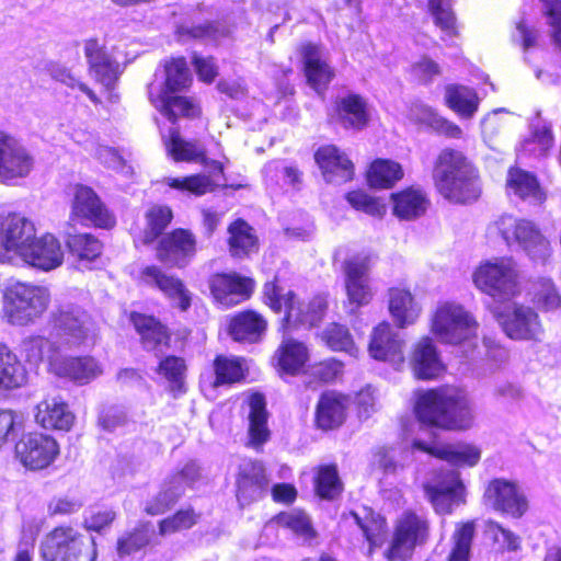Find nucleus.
<instances>
[{
    "label": "nucleus",
    "mask_w": 561,
    "mask_h": 561,
    "mask_svg": "<svg viewBox=\"0 0 561 561\" xmlns=\"http://www.w3.org/2000/svg\"><path fill=\"white\" fill-rule=\"evenodd\" d=\"M415 414L421 423L445 430H468L474 420L467 397L461 391L449 388L420 393Z\"/></svg>",
    "instance_id": "obj_1"
},
{
    "label": "nucleus",
    "mask_w": 561,
    "mask_h": 561,
    "mask_svg": "<svg viewBox=\"0 0 561 561\" xmlns=\"http://www.w3.org/2000/svg\"><path fill=\"white\" fill-rule=\"evenodd\" d=\"M433 179L439 194L449 202L465 204L481 194L477 169L461 151L446 148L438 154Z\"/></svg>",
    "instance_id": "obj_2"
},
{
    "label": "nucleus",
    "mask_w": 561,
    "mask_h": 561,
    "mask_svg": "<svg viewBox=\"0 0 561 561\" xmlns=\"http://www.w3.org/2000/svg\"><path fill=\"white\" fill-rule=\"evenodd\" d=\"M263 299L274 312H285L283 325L286 328L316 327L322 321L328 308L324 296L318 295L305 302L293 290L279 286L277 278L264 285Z\"/></svg>",
    "instance_id": "obj_3"
},
{
    "label": "nucleus",
    "mask_w": 561,
    "mask_h": 561,
    "mask_svg": "<svg viewBox=\"0 0 561 561\" xmlns=\"http://www.w3.org/2000/svg\"><path fill=\"white\" fill-rule=\"evenodd\" d=\"M48 301L46 288L18 283L5 289L2 312L10 323L26 325L43 314Z\"/></svg>",
    "instance_id": "obj_4"
},
{
    "label": "nucleus",
    "mask_w": 561,
    "mask_h": 561,
    "mask_svg": "<svg viewBox=\"0 0 561 561\" xmlns=\"http://www.w3.org/2000/svg\"><path fill=\"white\" fill-rule=\"evenodd\" d=\"M473 283L477 288L497 301L511 300L520 291L518 270L511 259H499L481 264L473 273Z\"/></svg>",
    "instance_id": "obj_5"
},
{
    "label": "nucleus",
    "mask_w": 561,
    "mask_h": 561,
    "mask_svg": "<svg viewBox=\"0 0 561 561\" xmlns=\"http://www.w3.org/2000/svg\"><path fill=\"white\" fill-rule=\"evenodd\" d=\"M495 226L507 245L517 244L534 262H548L551 255L550 242L533 221L504 215Z\"/></svg>",
    "instance_id": "obj_6"
},
{
    "label": "nucleus",
    "mask_w": 561,
    "mask_h": 561,
    "mask_svg": "<svg viewBox=\"0 0 561 561\" xmlns=\"http://www.w3.org/2000/svg\"><path fill=\"white\" fill-rule=\"evenodd\" d=\"M493 316L507 337L515 341L541 342L545 329L539 314L529 306L513 304L494 309Z\"/></svg>",
    "instance_id": "obj_7"
},
{
    "label": "nucleus",
    "mask_w": 561,
    "mask_h": 561,
    "mask_svg": "<svg viewBox=\"0 0 561 561\" xmlns=\"http://www.w3.org/2000/svg\"><path fill=\"white\" fill-rule=\"evenodd\" d=\"M432 329L442 342L459 344L476 335L478 323L461 306L445 304L436 310Z\"/></svg>",
    "instance_id": "obj_8"
},
{
    "label": "nucleus",
    "mask_w": 561,
    "mask_h": 561,
    "mask_svg": "<svg viewBox=\"0 0 561 561\" xmlns=\"http://www.w3.org/2000/svg\"><path fill=\"white\" fill-rule=\"evenodd\" d=\"M34 167L32 151L20 139L0 130V182L16 184L27 178Z\"/></svg>",
    "instance_id": "obj_9"
},
{
    "label": "nucleus",
    "mask_w": 561,
    "mask_h": 561,
    "mask_svg": "<svg viewBox=\"0 0 561 561\" xmlns=\"http://www.w3.org/2000/svg\"><path fill=\"white\" fill-rule=\"evenodd\" d=\"M53 334L60 345H80L94 332L91 316L81 307L66 305L53 316Z\"/></svg>",
    "instance_id": "obj_10"
},
{
    "label": "nucleus",
    "mask_w": 561,
    "mask_h": 561,
    "mask_svg": "<svg viewBox=\"0 0 561 561\" xmlns=\"http://www.w3.org/2000/svg\"><path fill=\"white\" fill-rule=\"evenodd\" d=\"M34 236L35 227L24 216L15 213L0 214V262L11 263L20 257Z\"/></svg>",
    "instance_id": "obj_11"
},
{
    "label": "nucleus",
    "mask_w": 561,
    "mask_h": 561,
    "mask_svg": "<svg viewBox=\"0 0 561 561\" xmlns=\"http://www.w3.org/2000/svg\"><path fill=\"white\" fill-rule=\"evenodd\" d=\"M428 535L426 519L412 512H405L398 520L396 531L385 557L390 561L408 559L416 545L425 541Z\"/></svg>",
    "instance_id": "obj_12"
},
{
    "label": "nucleus",
    "mask_w": 561,
    "mask_h": 561,
    "mask_svg": "<svg viewBox=\"0 0 561 561\" xmlns=\"http://www.w3.org/2000/svg\"><path fill=\"white\" fill-rule=\"evenodd\" d=\"M436 472L433 483L425 485V493L437 513L448 514L463 503L465 486L456 469L446 467Z\"/></svg>",
    "instance_id": "obj_13"
},
{
    "label": "nucleus",
    "mask_w": 561,
    "mask_h": 561,
    "mask_svg": "<svg viewBox=\"0 0 561 561\" xmlns=\"http://www.w3.org/2000/svg\"><path fill=\"white\" fill-rule=\"evenodd\" d=\"M15 454L23 466L32 470L48 467L59 454L57 442L42 433H28L15 445Z\"/></svg>",
    "instance_id": "obj_14"
},
{
    "label": "nucleus",
    "mask_w": 561,
    "mask_h": 561,
    "mask_svg": "<svg viewBox=\"0 0 561 561\" xmlns=\"http://www.w3.org/2000/svg\"><path fill=\"white\" fill-rule=\"evenodd\" d=\"M84 538L72 527H56L42 542L41 551L45 561H79Z\"/></svg>",
    "instance_id": "obj_15"
},
{
    "label": "nucleus",
    "mask_w": 561,
    "mask_h": 561,
    "mask_svg": "<svg viewBox=\"0 0 561 561\" xmlns=\"http://www.w3.org/2000/svg\"><path fill=\"white\" fill-rule=\"evenodd\" d=\"M71 217L89 221L104 229H110L115 225L114 216L107 210L98 194L91 187L82 184L75 186Z\"/></svg>",
    "instance_id": "obj_16"
},
{
    "label": "nucleus",
    "mask_w": 561,
    "mask_h": 561,
    "mask_svg": "<svg viewBox=\"0 0 561 561\" xmlns=\"http://www.w3.org/2000/svg\"><path fill=\"white\" fill-rule=\"evenodd\" d=\"M484 500L494 510L515 518L522 517L528 508V502L519 488L504 479H494L488 484Z\"/></svg>",
    "instance_id": "obj_17"
},
{
    "label": "nucleus",
    "mask_w": 561,
    "mask_h": 561,
    "mask_svg": "<svg viewBox=\"0 0 561 561\" xmlns=\"http://www.w3.org/2000/svg\"><path fill=\"white\" fill-rule=\"evenodd\" d=\"M195 254V236L186 229H175L165 234L157 248L159 261L180 268L186 266Z\"/></svg>",
    "instance_id": "obj_18"
},
{
    "label": "nucleus",
    "mask_w": 561,
    "mask_h": 561,
    "mask_svg": "<svg viewBox=\"0 0 561 561\" xmlns=\"http://www.w3.org/2000/svg\"><path fill=\"white\" fill-rule=\"evenodd\" d=\"M20 257L33 267L50 271L62 264L64 251L59 240L55 236L46 233L41 238L34 236V239L27 242Z\"/></svg>",
    "instance_id": "obj_19"
},
{
    "label": "nucleus",
    "mask_w": 561,
    "mask_h": 561,
    "mask_svg": "<svg viewBox=\"0 0 561 561\" xmlns=\"http://www.w3.org/2000/svg\"><path fill=\"white\" fill-rule=\"evenodd\" d=\"M237 499L241 506L261 499L268 488V479L261 461L245 460L239 467Z\"/></svg>",
    "instance_id": "obj_20"
},
{
    "label": "nucleus",
    "mask_w": 561,
    "mask_h": 561,
    "mask_svg": "<svg viewBox=\"0 0 561 561\" xmlns=\"http://www.w3.org/2000/svg\"><path fill=\"white\" fill-rule=\"evenodd\" d=\"M50 373L76 383L85 385L100 376L102 368L91 356L67 357L59 354L50 357Z\"/></svg>",
    "instance_id": "obj_21"
},
{
    "label": "nucleus",
    "mask_w": 561,
    "mask_h": 561,
    "mask_svg": "<svg viewBox=\"0 0 561 561\" xmlns=\"http://www.w3.org/2000/svg\"><path fill=\"white\" fill-rule=\"evenodd\" d=\"M254 283L238 274H216L210 279V291L220 305L233 307L247 300L253 291Z\"/></svg>",
    "instance_id": "obj_22"
},
{
    "label": "nucleus",
    "mask_w": 561,
    "mask_h": 561,
    "mask_svg": "<svg viewBox=\"0 0 561 561\" xmlns=\"http://www.w3.org/2000/svg\"><path fill=\"white\" fill-rule=\"evenodd\" d=\"M84 56L90 73L104 87L111 88L121 75L119 62L96 38H89L84 42Z\"/></svg>",
    "instance_id": "obj_23"
},
{
    "label": "nucleus",
    "mask_w": 561,
    "mask_h": 561,
    "mask_svg": "<svg viewBox=\"0 0 561 561\" xmlns=\"http://www.w3.org/2000/svg\"><path fill=\"white\" fill-rule=\"evenodd\" d=\"M139 280L150 287L158 288L169 298L176 301L178 307L185 311L191 306V296L182 280L169 275L156 265L145 266L139 273Z\"/></svg>",
    "instance_id": "obj_24"
},
{
    "label": "nucleus",
    "mask_w": 561,
    "mask_h": 561,
    "mask_svg": "<svg viewBox=\"0 0 561 561\" xmlns=\"http://www.w3.org/2000/svg\"><path fill=\"white\" fill-rule=\"evenodd\" d=\"M403 344L401 336L388 323H380L371 333L368 351L373 358L399 367L404 363Z\"/></svg>",
    "instance_id": "obj_25"
},
{
    "label": "nucleus",
    "mask_w": 561,
    "mask_h": 561,
    "mask_svg": "<svg viewBox=\"0 0 561 561\" xmlns=\"http://www.w3.org/2000/svg\"><path fill=\"white\" fill-rule=\"evenodd\" d=\"M345 288L351 305L355 308L367 305L373 293L369 286L366 257H352L345 262Z\"/></svg>",
    "instance_id": "obj_26"
},
{
    "label": "nucleus",
    "mask_w": 561,
    "mask_h": 561,
    "mask_svg": "<svg viewBox=\"0 0 561 561\" xmlns=\"http://www.w3.org/2000/svg\"><path fill=\"white\" fill-rule=\"evenodd\" d=\"M314 159L328 183L342 184L352 180L354 175L353 162L335 146L320 147Z\"/></svg>",
    "instance_id": "obj_27"
},
{
    "label": "nucleus",
    "mask_w": 561,
    "mask_h": 561,
    "mask_svg": "<svg viewBox=\"0 0 561 561\" xmlns=\"http://www.w3.org/2000/svg\"><path fill=\"white\" fill-rule=\"evenodd\" d=\"M333 121L345 129L360 130L368 125L369 113L366 100L359 94L347 93L334 102Z\"/></svg>",
    "instance_id": "obj_28"
},
{
    "label": "nucleus",
    "mask_w": 561,
    "mask_h": 561,
    "mask_svg": "<svg viewBox=\"0 0 561 561\" xmlns=\"http://www.w3.org/2000/svg\"><path fill=\"white\" fill-rule=\"evenodd\" d=\"M409 365L413 375L423 380L437 378L445 370V366L430 337L421 339L413 346Z\"/></svg>",
    "instance_id": "obj_29"
},
{
    "label": "nucleus",
    "mask_w": 561,
    "mask_h": 561,
    "mask_svg": "<svg viewBox=\"0 0 561 561\" xmlns=\"http://www.w3.org/2000/svg\"><path fill=\"white\" fill-rule=\"evenodd\" d=\"M130 321L139 334L140 343L146 351L154 352L159 356L163 353V348L169 346L170 333L154 317L133 312Z\"/></svg>",
    "instance_id": "obj_30"
},
{
    "label": "nucleus",
    "mask_w": 561,
    "mask_h": 561,
    "mask_svg": "<svg viewBox=\"0 0 561 561\" xmlns=\"http://www.w3.org/2000/svg\"><path fill=\"white\" fill-rule=\"evenodd\" d=\"M301 56L308 84L318 93H322L334 77L333 69L317 45L310 43L302 45Z\"/></svg>",
    "instance_id": "obj_31"
},
{
    "label": "nucleus",
    "mask_w": 561,
    "mask_h": 561,
    "mask_svg": "<svg viewBox=\"0 0 561 561\" xmlns=\"http://www.w3.org/2000/svg\"><path fill=\"white\" fill-rule=\"evenodd\" d=\"M342 520L345 526H357L369 543V552L382 545L386 536V520L371 508L362 507L344 514Z\"/></svg>",
    "instance_id": "obj_32"
},
{
    "label": "nucleus",
    "mask_w": 561,
    "mask_h": 561,
    "mask_svg": "<svg viewBox=\"0 0 561 561\" xmlns=\"http://www.w3.org/2000/svg\"><path fill=\"white\" fill-rule=\"evenodd\" d=\"M413 447L446 460L448 466L473 467L481 458L480 449L469 444L430 446L422 440H414Z\"/></svg>",
    "instance_id": "obj_33"
},
{
    "label": "nucleus",
    "mask_w": 561,
    "mask_h": 561,
    "mask_svg": "<svg viewBox=\"0 0 561 561\" xmlns=\"http://www.w3.org/2000/svg\"><path fill=\"white\" fill-rule=\"evenodd\" d=\"M346 404V397L335 391L323 392L317 404V425L322 430H333L342 425L345 420Z\"/></svg>",
    "instance_id": "obj_34"
},
{
    "label": "nucleus",
    "mask_w": 561,
    "mask_h": 561,
    "mask_svg": "<svg viewBox=\"0 0 561 561\" xmlns=\"http://www.w3.org/2000/svg\"><path fill=\"white\" fill-rule=\"evenodd\" d=\"M174 92L159 91L157 96L149 91V98L154 107L174 124L180 117H194L198 114L197 106L185 96L173 95Z\"/></svg>",
    "instance_id": "obj_35"
},
{
    "label": "nucleus",
    "mask_w": 561,
    "mask_h": 561,
    "mask_svg": "<svg viewBox=\"0 0 561 561\" xmlns=\"http://www.w3.org/2000/svg\"><path fill=\"white\" fill-rule=\"evenodd\" d=\"M36 422L45 428L68 431L75 416L65 402L58 398L45 399L36 407Z\"/></svg>",
    "instance_id": "obj_36"
},
{
    "label": "nucleus",
    "mask_w": 561,
    "mask_h": 561,
    "mask_svg": "<svg viewBox=\"0 0 561 561\" xmlns=\"http://www.w3.org/2000/svg\"><path fill=\"white\" fill-rule=\"evenodd\" d=\"M249 407V436L250 443L253 446L264 444L270 438V431L267 428V411L266 401L261 393H251L247 398Z\"/></svg>",
    "instance_id": "obj_37"
},
{
    "label": "nucleus",
    "mask_w": 561,
    "mask_h": 561,
    "mask_svg": "<svg viewBox=\"0 0 561 561\" xmlns=\"http://www.w3.org/2000/svg\"><path fill=\"white\" fill-rule=\"evenodd\" d=\"M392 201L394 215L405 220L423 216L430 205L426 194L422 190L414 187L392 194Z\"/></svg>",
    "instance_id": "obj_38"
},
{
    "label": "nucleus",
    "mask_w": 561,
    "mask_h": 561,
    "mask_svg": "<svg viewBox=\"0 0 561 561\" xmlns=\"http://www.w3.org/2000/svg\"><path fill=\"white\" fill-rule=\"evenodd\" d=\"M506 190L508 195H515L520 199H529L540 203L543 194L535 175L519 168H511L506 178Z\"/></svg>",
    "instance_id": "obj_39"
},
{
    "label": "nucleus",
    "mask_w": 561,
    "mask_h": 561,
    "mask_svg": "<svg viewBox=\"0 0 561 561\" xmlns=\"http://www.w3.org/2000/svg\"><path fill=\"white\" fill-rule=\"evenodd\" d=\"M389 310L400 328L414 323L420 314V308L411 293L401 288L390 289Z\"/></svg>",
    "instance_id": "obj_40"
},
{
    "label": "nucleus",
    "mask_w": 561,
    "mask_h": 561,
    "mask_svg": "<svg viewBox=\"0 0 561 561\" xmlns=\"http://www.w3.org/2000/svg\"><path fill=\"white\" fill-rule=\"evenodd\" d=\"M266 321L254 311L236 316L229 325V333L236 341L255 342L265 331Z\"/></svg>",
    "instance_id": "obj_41"
},
{
    "label": "nucleus",
    "mask_w": 561,
    "mask_h": 561,
    "mask_svg": "<svg viewBox=\"0 0 561 561\" xmlns=\"http://www.w3.org/2000/svg\"><path fill=\"white\" fill-rule=\"evenodd\" d=\"M229 251L233 256L242 257L257 250V237L253 228L242 219L233 221L229 228Z\"/></svg>",
    "instance_id": "obj_42"
},
{
    "label": "nucleus",
    "mask_w": 561,
    "mask_h": 561,
    "mask_svg": "<svg viewBox=\"0 0 561 561\" xmlns=\"http://www.w3.org/2000/svg\"><path fill=\"white\" fill-rule=\"evenodd\" d=\"M448 106L463 118H471L479 107V96L465 85H448L445 94Z\"/></svg>",
    "instance_id": "obj_43"
},
{
    "label": "nucleus",
    "mask_w": 561,
    "mask_h": 561,
    "mask_svg": "<svg viewBox=\"0 0 561 561\" xmlns=\"http://www.w3.org/2000/svg\"><path fill=\"white\" fill-rule=\"evenodd\" d=\"M26 382V371L16 356L0 344V388L14 389Z\"/></svg>",
    "instance_id": "obj_44"
},
{
    "label": "nucleus",
    "mask_w": 561,
    "mask_h": 561,
    "mask_svg": "<svg viewBox=\"0 0 561 561\" xmlns=\"http://www.w3.org/2000/svg\"><path fill=\"white\" fill-rule=\"evenodd\" d=\"M50 341L44 336H28L21 342L20 352L21 355L32 365H37L44 359H47L48 366L50 367V357L59 356L58 350L60 344Z\"/></svg>",
    "instance_id": "obj_45"
},
{
    "label": "nucleus",
    "mask_w": 561,
    "mask_h": 561,
    "mask_svg": "<svg viewBox=\"0 0 561 561\" xmlns=\"http://www.w3.org/2000/svg\"><path fill=\"white\" fill-rule=\"evenodd\" d=\"M275 357L277 358L279 368L290 375L298 374L304 367L308 358L307 347L295 340H284L277 350Z\"/></svg>",
    "instance_id": "obj_46"
},
{
    "label": "nucleus",
    "mask_w": 561,
    "mask_h": 561,
    "mask_svg": "<svg viewBox=\"0 0 561 561\" xmlns=\"http://www.w3.org/2000/svg\"><path fill=\"white\" fill-rule=\"evenodd\" d=\"M167 151L176 161L202 162L206 149L198 141H185L175 128L170 129L169 139L164 141Z\"/></svg>",
    "instance_id": "obj_47"
},
{
    "label": "nucleus",
    "mask_w": 561,
    "mask_h": 561,
    "mask_svg": "<svg viewBox=\"0 0 561 561\" xmlns=\"http://www.w3.org/2000/svg\"><path fill=\"white\" fill-rule=\"evenodd\" d=\"M272 522L290 530L305 542H310L313 538H316L317 533L311 524V520L309 516L302 511L293 510L289 512L279 513L272 519Z\"/></svg>",
    "instance_id": "obj_48"
},
{
    "label": "nucleus",
    "mask_w": 561,
    "mask_h": 561,
    "mask_svg": "<svg viewBox=\"0 0 561 561\" xmlns=\"http://www.w3.org/2000/svg\"><path fill=\"white\" fill-rule=\"evenodd\" d=\"M403 176L402 168L391 160H376L368 171V182L376 188H389Z\"/></svg>",
    "instance_id": "obj_49"
},
{
    "label": "nucleus",
    "mask_w": 561,
    "mask_h": 561,
    "mask_svg": "<svg viewBox=\"0 0 561 561\" xmlns=\"http://www.w3.org/2000/svg\"><path fill=\"white\" fill-rule=\"evenodd\" d=\"M216 379L214 387L238 382L244 378L245 359L241 357L217 356L214 362Z\"/></svg>",
    "instance_id": "obj_50"
},
{
    "label": "nucleus",
    "mask_w": 561,
    "mask_h": 561,
    "mask_svg": "<svg viewBox=\"0 0 561 561\" xmlns=\"http://www.w3.org/2000/svg\"><path fill=\"white\" fill-rule=\"evenodd\" d=\"M66 244L80 262H91L102 252V243L90 233H67Z\"/></svg>",
    "instance_id": "obj_51"
},
{
    "label": "nucleus",
    "mask_w": 561,
    "mask_h": 561,
    "mask_svg": "<svg viewBox=\"0 0 561 561\" xmlns=\"http://www.w3.org/2000/svg\"><path fill=\"white\" fill-rule=\"evenodd\" d=\"M183 492L184 488L169 480L156 495L146 502L144 510L151 516L164 514L179 501Z\"/></svg>",
    "instance_id": "obj_52"
},
{
    "label": "nucleus",
    "mask_w": 561,
    "mask_h": 561,
    "mask_svg": "<svg viewBox=\"0 0 561 561\" xmlns=\"http://www.w3.org/2000/svg\"><path fill=\"white\" fill-rule=\"evenodd\" d=\"M412 115L420 123L428 125L438 133L445 134L449 137H459L461 134V129L457 125L439 116L432 107L427 105H415L412 108Z\"/></svg>",
    "instance_id": "obj_53"
},
{
    "label": "nucleus",
    "mask_w": 561,
    "mask_h": 561,
    "mask_svg": "<svg viewBox=\"0 0 561 561\" xmlns=\"http://www.w3.org/2000/svg\"><path fill=\"white\" fill-rule=\"evenodd\" d=\"M165 82L160 91L176 92L191 82V72L184 58H175L165 64Z\"/></svg>",
    "instance_id": "obj_54"
},
{
    "label": "nucleus",
    "mask_w": 561,
    "mask_h": 561,
    "mask_svg": "<svg viewBox=\"0 0 561 561\" xmlns=\"http://www.w3.org/2000/svg\"><path fill=\"white\" fill-rule=\"evenodd\" d=\"M474 534L476 525L473 522L457 525L453 535L454 547L449 556V561H469Z\"/></svg>",
    "instance_id": "obj_55"
},
{
    "label": "nucleus",
    "mask_w": 561,
    "mask_h": 561,
    "mask_svg": "<svg viewBox=\"0 0 561 561\" xmlns=\"http://www.w3.org/2000/svg\"><path fill=\"white\" fill-rule=\"evenodd\" d=\"M317 494L327 500L335 499L342 492V482L335 466H322L316 478Z\"/></svg>",
    "instance_id": "obj_56"
},
{
    "label": "nucleus",
    "mask_w": 561,
    "mask_h": 561,
    "mask_svg": "<svg viewBox=\"0 0 561 561\" xmlns=\"http://www.w3.org/2000/svg\"><path fill=\"white\" fill-rule=\"evenodd\" d=\"M428 9L435 24L448 36H456V16L451 10L450 0H428Z\"/></svg>",
    "instance_id": "obj_57"
},
{
    "label": "nucleus",
    "mask_w": 561,
    "mask_h": 561,
    "mask_svg": "<svg viewBox=\"0 0 561 561\" xmlns=\"http://www.w3.org/2000/svg\"><path fill=\"white\" fill-rule=\"evenodd\" d=\"M180 37L187 36L194 39L217 41L228 34L227 28L218 22H205L198 25H180L178 27Z\"/></svg>",
    "instance_id": "obj_58"
},
{
    "label": "nucleus",
    "mask_w": 561,
    "mask_h": 561,
    "mask_svg": "<svg viewBox=\"0 0 561 561\" xmlns=\"http://www.w3.org/2000/svg\"><path fill=\"white\" fill-rule=\"evenodd\" d=\"M150 541L148 525H140L133 531L126 533L117 540V553L119 557L129 556L146 547Z\"/></svg>",
    "instance_id": "obj_59"
},
{
    "label": "nucleus",
    "mask_w": 561,
    "mask_h": 561,
    "mask_svg": "<svg viewBox=\"0 0 561 561\" xmlns=\"http://www.w3.org/2000/svg\"><path fill=\"white\" fill-rule=\"evenodd\" d=\"M322 337L333 351L346 352L351 355L356 353L353 339L344 325L337 323L330 324L324 330Z\"/></svg>",
    "instance_id": "obj_60"
},
{
    "label": "nucleus",
    "mask_w": 561,
    "mask_h": 561,
    "mask_svg": "<svg viewBox=\"0 0 561 561\" xmlns=\"http://www.w3.org/2000/svg\"><path fill=\"white\" fill-rule=\"evenodd\" d=\"M172 188L188 191L197 196L213 192L216 187L214 180L205 174H195L183 179H168Z\"/></svg>",
    "instance_id": "obj_61"
},
{
    "label": "nucleus",
    "mask_w": 561,
    "mask_h": 561,
    "mask_svg": "<svg viewBox=\"0 0 561 561\" xmlns=\"http://www.w3.org/2000/svg\"><path fill=\"white\" fill-rule=\"evenodd\" d=\"M172 219V213L168 207H153L147 214V228L144 234V242L151 243L167 228Z\"/></svg>",
    "instance_id": "obj_62"
},
{
    "label": "nucleus",
    "mask_w": 561,
    "mask_h": 561,
    "mask_svg": "<svg viewBox=\"0 0 561 561\" xmlns=\"http://www.w3.org/2000/svg\"><path fill=\"white\" fill-rule=\"evenodd\" d=\"M197 522V516L193 510H181L173 516L162 519L159 523V533L162 536L173 534L180 530L188 529Z\"/></svg>",
    "instance_id": "obj_63"
},
{
    "label": "nucleus",
    "mask_w": 561,
    "mask_h": 561,
    "mask_svg": "<svg viewBox=\"0 0 561 561\" xmlns=\"http://www.w3.org/2000/svg\"><path fill=\"white\" fill-rule=\"evenodd\" d=\"M185 370L184 359L173 355L161 359L158 366V374L168 379L178 389L182 388Z\"/></svg>",
    "instance_id": "obj_64"
}]
</instances>
